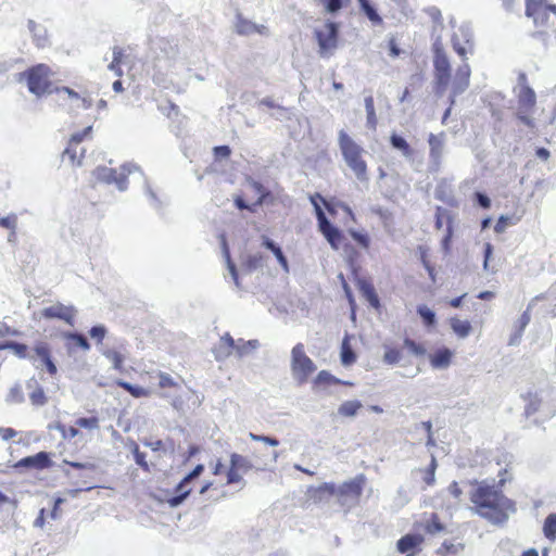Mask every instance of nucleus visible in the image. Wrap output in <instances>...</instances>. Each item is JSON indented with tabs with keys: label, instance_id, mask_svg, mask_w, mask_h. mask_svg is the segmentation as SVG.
Masks as SVG:
<instances>
[{
	"label": "nucleus",
	"instance_id": "2eb2a0df",
	"mask_svg": "<svg viewBox=\"0 0 556 556\" xmlns=\"http://www.w3.org/2000/svg\"><path fill=\"white\" fill-rule=\"evenodd\" d=\"M35 359H39L41 365H36L37 368L45 366L50 375H55L58 368L51 357V349L47 342L39 341L33 348Z\"/></svg>",
	"mask_w": 556,
	"mask_h": 556
},
{
	"label": "nucleus",
	"instance_id": "9d476101",
	"mask_svg": "<svg viewBox=\"0 0 556 556\" xmlns=\"http://www.w3.org/2000/svg\"><path fill=\"white\" fill-rule=\"evenodd\" d=\"M233 29L239 36H251L253 34H260L262 36L269 35L267 26L254 23L253 21L244 17L240 12L236 13Z\"/></svg>",
	"mask_w": 556,
	"mask_h": 556
},
{
	"label": "nucleus",
	"instance_id": "a878e982",
	"mask_svg": "<svg viewBox=\"0 0 556 556\" xmlns=\"http://www.w3.org/2000/svg\"><path fill=\"white\" fill-rule=\"evenodd\" d=\"M83 156H84V150L80 149V152L78 154V146L72 144L70 142H68L67 148L63 152V159H68L71 164L74 166L81 165Z\"/></svg>",
	"mask_w": 556,
	"mask_h": 556
},
{
	"label": "nucleus",
	"instance_id": "a19ab883",
	"mask_svg": "<svg viewBox=\"0 0 556 556\" xmlns=\"http://www.w3.org/2000/svg\"><path fill=\"white\" fill-rule=\"evenodd\" d=\"M123 51L122 49L114 47L113 48V60L109 64V70L113 71L117 76H122L123 72L119 67V63L122 61Z\"/></svg>",
	"mask_w": 556,
	"mask_h": 556
},
{
	"label": "nucleus",
	"instance_id": "6ab92c4d",
	"mask_svg": "<svg viewBox=\"0 0 556 556\" xmlns=\"http://www.w3.org/2000/svg\"><path fill=\"white\" fill-rule=\"evenodd\" d=\"M454 353L447 348H440L429 355V362L433 369L444 370L451 366Z\"/></svg>",
	"mask_w": 556,
	"mask_h": 556
},
{
	"label": "nucleus",
	"instance_id": "09e8293b",
	"mask_svg": "<svg viewBox=\"0 0 556 556\" xmlns=\"http://www.w3.org/2000/svg\"><path fill=\"white\" fill-rule=\"evenodd\" d=\"M75 424L78 427L89 429V430H94V429L99 428V419L97 417H90V418L81 417V418H78Z\"/></svg>",
	"mask_w": 556,
	"mask_h": 556
},
{
	"label": "nucleus",
	"instance_id": "de8ad7c7",
	"mask_svg": "<svg viewBox=\"0 0 556 556\" xmlns=\"http://www.w3.org/2000/svg\"><path fill=\"white\" fill-rule=\"evenodd\" d=\"M224 254H225V257H226V263H227L228 271H229L231 278L233 279L236 287L239 288L240 283H239V279H238L237 268H236V265L230 260V255H229V252H228V250L226 248V243L225 242H224Z\"/></svg>",
	"mask_w": 556,
	"mask_h": 556
},
{
	"label": "nucleus",
	"instance_id": "c9c22d12",
	"mask_svg": "<svg viewBox=\"0 0 556 556\" xmlns=\"http://www.w3.org/2000/svg\"><path fill=\"white\" fill-rule=\"evenodd\" d=\"M365 109L367 113V126L376 129L377 116L375 112L374 98L371 96L365 98Z\"/></svg>",
	"mask_w": 556,
	"mask_h": 556
},
{
	"label": "nucleus",
	"instance_id": "423d86ee",
	"mask_svg": "<svg viewBox=\"0 0 556 556\" xmlns=\"http://www.w3.org/2000/svg\"><path fill=\"white\" fill-rule=\"evenodd\" d=\"M290 367L292 378L299 384L305 383L308 377L316 370V365L307 356L304 344L298 343L291 350Z\"/></svg>",
	"mask_w": 556,
	"mask_h": 556
},
{
	"label": "nucleus",
	"instance_id": "f03ea898",
	"mask_svg": "<svg viewBox=\"0 0 556 556\" xmlns=\"http://www.w3.org/2000/svg\"><path fill=\"white\" fill-rule=\"evenodd\" d=\"M338 143L342 156L349 168L354 173L359 181H367V164L363 159L365 150L351 138L345 130L341 129L338 134Z\"/></svg>",
	"mask_w": 556,
	"mask_h": 556
},
{
	"label": "nucleus",
	"instance_id": "2f4dec72",
	"mask_svg": "<svg viewBox=\"0 0 556 556\" xmlns=\"http://www.w3.org/2000/svg\"><path fill=\"white\" fill-rule=\"evenodd\" d=\"M230 466L241 472H247L252 468L250 459L237 453L231 454Z\"/></svg>",
	"mask_w": 556,
	"mask_h": 556
},
{
	"label": "nucleus",
	"instance_id": "72a5a7b5",
	"mask_svg": "<svg viewBox=\"0 0 556 556\" xmlns=\"http://www.w3.org/2000/svg\"><path fill=\"white\" fill-rule=\"evenodd\" d=\"M361 407L359 401H346L340 405L338 413L345 417H354Z\"/></svg>",
	"mask_w": 556,
	"mask_h": 556
},
{
	"label": "nucleus",
	"instance_id": "052dcab7",
	"mask_svg": "<svg viewBox=\"0 0 556 556\" xmlns=\"http://www.w3.org/2000/svg\"><path fill=\"white\" fill-rule=\"evenodd\" d=\"M159 377H160L159 386L161 388L176 387V382L168 374L160 372Z\"/></svg>",
	"mask_w": 556,
	"mask_h": 556
},
{
	"label": "nucleus",
	"instance_id": "e2e57ef3",
	"mask_svg": "<svg viewBox=\"0 0 556 556\" xmlns=\"http://www.w3.org/2000/svg\"><path fill=\"white\" fill-rule=\"evenodd\" d=\"M510 218L507 216H501L497 220V223L494 226V230L497 233H502L506 230L507 226L509 225Z\"/></svg>",
	"mask_w": 556,
	"mask_h": 556
},
{
	"label": "nucleus",
	"instance_id": "864d4df0",
	"mask_svg": "<svg viewBox=\"0 0 556 556\" xmlns=\"http://www.w3.org/2000/svg\"><path fill=\"white\" fill-rule=\"evenodd\" d=\"M132 454H134L136 464L143 469H148V463L146 462V454L139 451V447L137 444H134Z\"/></svg>",
	"mask_w": 556,
	"mask_h": 556
},
{
	"label": "nucleus",
	"instance_id": "774afa93",
	"mask_svg": "<svg viewBox=\"0 0 556 556\" xmlns=\"http://www.w3.org/2000/svg\"><path fill=\"white\" fill-rule=\"evenodd\" d=\"M220 344L225 345V348H227L228 350H230L231 352L233 350H236V345L237 343L235 342V340L232 339V337L228 333H226L225 336H223L220 338Z\"/></svg>",
	"mask_w": 556,
	"mask_h": 556
},
{
	"label": "nucleus",
	"instance_id": "1a4fd4ad",
	"mask_svg": "<svg viewBox=\"0 0 556 556\" xmlns=\"http://www.w3.org/2000/svg\"><path fill=\"white\" fill-rule=\"evenodd\" d=\"M204 470L203 465H198L195 468L188 473L177 485L176 494L167 500L170 507H178L184 503L187 496L191 492L190 483L193 479L198 478Z\"/></svg>",
	"mask_w": 556,
	"mask_h": 556
},
{
	"label": "nucleus",
	"instance_id": "69168bd1",
	"mask_svg": "<svg viewBox=\"0 0 556 556\" xmlns=\"http://www.w3.org/2000/svg\"><path fill=\"white\" fill-rule=\"evenodd\" d=\"M241 480L240 471L230 466L227 472V483L232 484Z\"/></svg>",
	"mask_w": 556,
	"mask_h": 556
},
{
	"label": "nucleus",
	"instance_id": "5701e85b",
	"mask_svg": "<svg viewBox=\"0 0 556 556\" xmlns=\"http://www.w3.org/2000/svg\"><path fill=\"white\" fill-rule=\"evenodd\" d=\"M262 245L265 247L267 250L271 251L276 256L279 265L283 269V271L289 273V264L281 248L267 237H263Z\"/></svg>",
	"mask_w": 556,
	"mask_h": 556
},
{
	"label": "nucleus",
	"instance_id": "6e6552de",
	"mask_svg": "<svg viewBox=\"0 0 556 556\" xmlns=\"http://www.w3.org/2000/svg\"><path fill=\"white\" fill-rule=\"evenodd\" d=\"M315 37L320 56H330L338 43V25L333 22L324 23L321 27L315 28Z\"/></svg>",
	"mask_w": 556,
	"mask_h": 556
},
{
	"label": "nucleus",
	"instance_id": "f704fd0d",
	"mask_svg": "<svg viewBox=\"0 0 556 556\" xmlns=\"http://www.w3.org/2000/svg\"><path fill=\"white\" fill-rule=\"evenodd\" d=\"M526 401L527 404L525 410L527 416H531L540 410L542 399L536 393H529Z\"/></svg>",
	"mask_w": 556,
	"mask_h": 556
},
{
	"label": "nucleus",
	"instance_id": "0eeeda50",
	"mask_svg": "<svg viewBox=\"0 0 556 556\" xmlns=\"http://www.w3.org/2000/svg\"><path fill=\"white\" fill-rule=\"evenodd\" d=\"M132 172H140V168L134 163H127L122 166V173L116 175L115 169L105 166L97 167L92 175L97 181L112 184L114 182L119 191L127 189V175Z\"/></svg>",
	"mask_w": 556,
	"mask_h": 556
},
{
	"label": "nucleus",
	"instance_id": "ea45409f",
	"mask_svg": "<svg viewBox=\"0 0 556 556\" xmlns=\"http://www.w3.org/2000/svg\"><path fill=\"white\" fill-rule=\"evenodd\" d=\"M118 384L135 397L147 396L149 394L148 390H146L144 388L134 386L129 382L121 381L118 382Z\"/></svg>",
	"mask_w": 556,
	"mask_h": 556
},
{
	"label": "nucleus",
	"instance_id": "bf43d9fd",
	"mask_svg": "<svg viewBox=\"0 0 556 556\" xmlns=\"http://www.w3.org/2000/svg\"><path fill=\"white\" fill-rule=\"evenodd\" d=\"M89 334L91 338L97 339L99 342H101L106 334V329L104 326L101 325L94 326L90 329Z\"/></svg>",
	"mask_w": 556,
	"mask_h": 556
},
{
	"label": "nucleus",
	"instance_id": "412c9836",
	"mask_svg": "<svg viewBox=\"0 0 556 556\" xmlns=\"http://www.w3.org/2000/svg\"><path fill=\"white\" fill-rule=\"evenodd\" d=\"M390 143L393 149L400 151L403 157L409 162L414 163L416 151L408 144V142L400 135L392 134L390 137Z\"/></svg>",
	"mask_w": 556,
	"mask_h": 556
},
{
	"label": "nucleus",
	"instance_id": "c756f323",
	"mask_svg": "<svg viewBox=\"0 0 556 556\" xmlns=\"http://www.w3.org/2000/svg\"><path fill=\"white\" fill-rule=\"evenodd\" d=\"M355 359H356V355L353 352L350 341H349V337L346 336L343 339L342 344H341V363L344 366H350L351 364H353L355 362Z\"/></svg>",
	"mask_w": 556,
	"mask_h": 556
},
{
	"label": "nucleus",
	"instance_id": "8fccbe9b",
	"mask_svg": "<svg viewBox=\"0 0 556 556\" xmlns=\"http://www.w3.org/2000/svg\"><path fill=\"white\" fill-rule=\"evenodd\" d=\"M315 384H323V383H340V380L333 377L330 372L327 370H321L318 372L317 377L315 378Z\"/></svg>",
	"mask_w": 556,
	"mask_h": 556
},
{
	"label": "nucleus",
	"instance_id": "c03bdc74",
	"mask_svg": "<svg viewBox=\"0 0 556 556\" xmlns=\"http://www.w3.org/2000/svg\"><path fill=\"white\" fill-rule=\"evenodd\" d=\"M544 533L547 538H554L556 535V515H548L544 522Z\"/></svg>",
	"mask_w": 556,
	"mask_h": 556
},
{
	"label": "nucleus",
	"instance_id": "0e129e2a",
	"mask_svg": "<svg viewBox=\"0 0 556 556\" xmlns=\"http://www.w3.org/2000/svg\"><path fill=\"white\" fill-rule=\"evenodd\" d=\"M448 493L458 502L462 501L463 490L458 486L457 482H452L447 488Z\"/></svg>",
	"mask_w": 556,
	"mask_h": 556
},
{
	"label": "nucleus",
	"instance_id": "603ef678",
	"mask_svg": "<svg viewBox=\"0 0 556 556\" xmlns=\"http://www.w3.org/2000/svg\"><path fill=\"white\" fill-rule=\"evenodd\" d=\"M17 225V216L15 214H11L7 217H0V227L15 230Z\"/></svg>",
	"mask_w": 556,
	"mask_h": 556
},
{
	"label": "nucleus",
	"instance_id": "9b49d317",
	"mask_svg": "<svg viewBox=\"0 0 556 556\" xmlns=\"http://www.w3.org/2000/svg\"><path fill=\"white\" fill-rule=\"evenodd\" d=\"M428 143L430 148V169L432 172H439L445 148V135L443 132L439 135L430 134Z\"/></svg>",
	"mask_w": 556,
	"mask_h": 556
},
{
	"label": "nucleus",
	"instance_id": "49530a36",
	"mask_svg": "<svg viewBox=\"0 0 556 556\" xmlns=\"http://www.w3.org/2000/svg\"><path fill=\"white\" fill-rule=\"evenodd\" d=\"M64 337L68 340L75 341V343L84 351L90 350V344H89L88 340L83 334L70 332V333L64 334Z\"/></svg>",
	"mask_w": 556,
	"mask_h": 556
},
{
	"label": "nucleus",
	"instance_id": "4468645a",
	"mask_svg": "<svg viewBox=\"0 0 556 556\" xmlns=\"http://www.w3.org/2000/svg\"><path fill=\"white\" fill-rule=\"evenodd\" d=\"M52 465L50 454L47 452H39L36 455L27 456L20 459L14 464L15 469H35L42 470Z\"/></svg>",
	"mask_w": 556,
	"mask_h": 556
},
{
	"label": "nucleus",
	"instance_id": "f257e3e1",
	"mask_svg": "<svg viewBox=\"0 0 556 556\" xmlns=\"http://www.w3.org/2000/svg\"><path fill=\"white\" fill-rule=\"evenodd\" d=\"M502 478L498 484L494 480L472 481L469 492L472 510L492 525L505 523L509 516L516 511L515 502L508 498L501 490L505 483Z\"/></svg>",
	"mask_w": 556,
	"mask_h": 556
},
{
	"label": "nucleus",
	"instance_id": "4c0bfd02",
	"mask_svg": "<svg viewBox=\"0 0 556 556\" xmlns=\"http://www.w3.org/2000/svg\"><path fill=\"white\" fill-rule=\"evenodd\" d=\"M435 468H437V460L434 457L431 458V464L428 469L426 470H419L422 476V480L427 485L434 484L435 481Z\"/></svg>",
	"mask_w": 556,
	"mask_h": 556
},
{
	"label": "nucleus",
	"instance_id": "f8f14e48",
	"mask_svg": "<svg viewBox=\"0 0 556 556\" xmlns=\"http://www.w3.org/2000/svg\"><path fill=\"white\" fill-rule=\"evenodd\" d=\"M453 48L459 56L466 59L467 53L472 52V31L468 25H463L452 38Z\"/></svg>",
	"mask_w": 556,
	"mask_h": 556
},
{
	"label": "nucleus",
	"instance_id": "7c9ffc66",
	"mask_svg": "<svg viewBox=\"0 0 556 556\" xmlns=\"http://www.w3.org/2000/svg\"><path fill=\"white\" fill-rule=\"evenodd\" d=\"M100 351L102 355L112 363L114 369L122 368L124 356L122 355L121 352L109 348H102Z\"/></svg>",
	"mask_w": 556,
	"mask_h": 556
},
{
	"label": "nucleus",
	"instance_id": "37998d69",
	"mask_svg": "<svg viewBox=\"0 0 556 556\" xmlns=\"http://www.w3.org/2000/svg\"><path fill=\"white\" fill-rule=\"evenodd\" d=\"M530 307H531V304L529 305L528 309L526 312H523L521 314V316L519 317V319H518L519 331H518V334H517L516 339H511L510 340V344H515L516 343V340L521 337L522 331L525 330V328L530 323V319H531L530 313H529Z\"/></svg>",
	"mask_w": 556,
	"mask_h": 556
},
{
	"label": "nucleus",
	"instance_id": "680f3d73",
	"mask_svg": "<svg viewBox=\"0 0 556 556\" xmlns=\"http://www.w3.org/2000/svg\"><path fill=\"white\" fill-rule=\"evenodd\" d=\"M443 530L442 523L437 519L435 516H433L431 522L427 526V531L431 534L439 533Z\"/></svg>",
	"mask_w": 556,
	"mask_h": 556
},
{
	"label": "nucleus",
	"instance_id": "f3484780",
	"mask_svg": "<svg viewBox=\"0 0 556 556\" xmlns=\"http://www.w3.org/2000/svg\"><path fill=\"white\" fill-rule=\"evenodd\" d=\"M551 13L556 15V5L543 3L534 8L533 11L526 12V15L533 20V23L536 27H544L548 26L549 24Z\"/></svg>",
	"mask_w": 556,
	"mask_h": 556
},
{
	"label": "nucleus",
	"instance_id": "e433bc0d",
	"mask_svg": "<svg viewBox=\"0 0 556 556\" xmlns=\"http://www.w3.org/2000/svg\"><path fill=\"white\" fill-rule=\"evenodd\" d=\"M31 383L36 386V388L29 393V400L34 405H43L46 403V395L41 387L37 386V381L31 380L28 383V387H31Z\"/></svg>",
	"mask_w": 556,
	"mask_h": 556
},
{
	"label": "nucleus",
	"instance_id": "6e6d98bb",
	"mask_svg": "<svg viewBox=\"0 0 556 556\" xmlns=\"http://www.w3.org/2000/svg\"><path fill=\"white\" fill-rule=\"evenodd\" d=\"M321 2L329 13H336L342 8V0H321Z\"/></svg>",
	"mask_w": 556,
	"mask_h": 556
},
{
	"label": "nucleus",
	"instance_id": "bb28decb",
	"mask_svg": "<svg viewBox=\"0 0 556 556\" xmlns=\"http://www.w3.org/2000/svg\"><path fill=\"white\" fill-rule=\"evenodd\" d=\"M28 28L34 36L36 45L43 47L47 43V30L34 21H28Z\"/></svg>",
	"mask_w": 556,
	"mask_h": 556
},
{
	"label": "nucleus",
	"instance_id": "aec40b11",
	"mask_svg": "<svg viewBox=\"0 0 556 556\" xmlns=\"http://www.w3.org/2000/svg\"><path fill=\"white\" fill-rule=\"evenodd\" d=\"M470 67L467 63L460 65L455 74L453 80V94L457 96L463 93L469 86Z\"/></svg>",
	"mask_w": 556,
	"mask_h": 556
},
{
	"label": "nucleus",
	"instance_id": "b1692460",
	"mask_svg": "<svg viewBox=\"0 0 556 556\" xmlns=\"http://www.w3.org/2000/svg\"><path fill=\"white\" fill-rule=\"evenodd\" d=\"M1 350H11L18 358H28L29 361L36 362L35 356L27 352V345L24 343L8 341L5 343L0 344Z\"/></svg>",
	"mask_w": 556,
	"mask_h": 556
},
{
	"label": "nucleus",
	"instance_id": "473e14b6",
	"mask_svg": "<svg viewBox=\"0 0 556 556\" xmlns=\"http://www.w3.org/2000/svg\"><path fill=\"white\" fill-rule=\"evenodd\" d=\"M258 346H260V343L257 340H249V341L239 340L236 345V352L239 357H243V356L250 354L251 352H253L254 350L258 349Z\"/></svg>",
	"mask_w": 556,
	"mask_h": 556
},
{
	"label": "nucleus",
	"instance_id": "20e7f679",
	"mask_svg": "<svg viewBox=\"0 0 556 556\" xmlns=\"http://www.w3.org/2000/svg\"><path fill=\"white\" fill-rule=\"evenodd\" d=\"M364 483L365 477L359 475L353 480L344 482L340 486H336L333 483H324L317 489V492H325L337 496L342 505H352L356 503L361 496Z\"/></svg>",
	"mask_w": 556,
	"mask_h": 556
},
{
	"label": "nucleus",
	"instance_id": "393cba45",
	"mask_svg": "<svg viewBox=\"0 0 556 556\" xmlns=\"http://www.w3.org/2000/svg\"><path fill=\"white\" fill-rule=\"evenodd\" d=\"M452 330L457 334L458 338L465 339L471 332V325L468 320H462L453 317L450 320Z\"/></svg>",
	"mask_w": 556,
	"mask_h": 556
},
{
	"label": "nucleus",
	"instance_id": "c85d7f7f",
	"mask_svg": "<svg viewBox=\"0 0 556 556\" xmlns=\"http://www.w3.org/2000/svg\"><path fill=\"white\" fill-rule=\"evenodd\" d=\"M358 286L363 296L370 303V305L374 307H378L379 299L376 294L374 287L366 281H359Z\"/></svg>",
	"mask_w": 556,
	"mask_h": 556
},
{
	"label": "nucleus",
	"instance_id": "13d9d810",
	"mask_svg": "<svg viewBox=\"0 0 556 556\" xmlns=\"http://www.w3.org/2000/svg\"><path fill=\"white\" fill-rule=\"evenodd\" d=\"M213 352L217 361H224L227 357H229L230 354L232 353L230 350H228L227 348H225V345L220 343L214 349Z\"/></svg>",
	"mask_w": 556,
	"mask_h": 556
},
{
	"label": "nucleus",
	"instance_id": "39448f33",
	"mask_svg": "<svg viewBox=\"0 0 556 556\" xmlns=\"http://www.w3.org/2000/svg\"><path fill=\"white\" fill-rule=\"evenodd\" d=\"M517 98H518V118L527 126H533V118L530 116L535 104L536 94L534 90L528 86L526 74L518 77Z\"/></svg>",
	"mask_w": 556,
	"mask_h": 556
},
{
	"label": "nucleus",
	"instance_id": "7ed1b4c3",
	"mask_svg": "<svg viewBox=\"0 0 556 556\" xmlns=\"http://www.w3.org/2000/svg\"><path fill=\"white\" fill-rule=\"evenodd\" d=\"M50 77V68L45 64H38L18 74V81L25 83L30 93L41 97L52 92Z\"/></svg>",
	"mask_w": 556,
	"mask_h": 556
},
{
	"label": "nucleus",
	"instance_id": "a211bd4d",
	"mask_svg": "<svg viewBox=\"0 0 556 556\" xmlns=\"http://www.w3.org/2000/svg\"><path fill=\"white\" fill-rule=\"evenodd\" d=\"M318 227L324 237L330 243L331 248L334 250L339 249L341 233L337 227H334L326 216H321L318 222Z\"/></svg>",
	"mask_w": 556,
	"mask_h": 556
},
{
	"label": "nucleus",
	"instance_id": "58836bf2",
	"mask_svg": "<svg viewBox=\"0 0 556 556\" xmlns=\"http://www.w3.org/2000/svg\"><path fill=\"white\" fill-rule=\"evenodd\" d=\"M264 264L265 260L261 253L250 254L247 256L245 265L250 270L262 268Z\"/></svg>",
	"mask_w": 556,
	"mask_h": 556
},
{
	"label": "nucleus",
	"instance_id": "4d7b16f0",
	"mask_svg": "<svg viewBox=\"0 0 556 556\" xmlns=\"http://www.w3.org/2000/svg\"><path fill=\"white\" fill-rule=\"evenodd\" d=\"M91 130L92 127L88 126L83 131L73 134L70 139V143L78 146L83 141V139L91 132Z\"/></svg>",
	"mask_w": 556,
	"mask_h": 556
},
{
	"label": "nucleus",
	"instance_id": "ddd939ff",
	"mask_svg": "<svg viewBox=\"0 0 556 556\" xmlns=\"http://www.w3.org/2000/svg\"><path fill=\"white\" fill-rule=\"evenodd\" d=\"M434 70L438 87L440 91H444L450 81L451 65L446 54L440 50L435 52Z\"/></svg>",
	"mask_w": 556,
	"mask_h": 556
},
{
	"label": "nucleus",
	"instance_id": "3c124183",
	"mask_svg": "<svg viewBox=\"0 0 556 556\" xmlns=\"http://www.w3.org/2000/svg\"><path fill=\"white\" fill-rule=\"evenodd\" d=\"M362 10L366 14V16L374 23H380L381 17L378 15L376 10L370 5L368 1L361 4Z\"/></svg>",
	"mask_w": 556,
	"mask_h": 556
},
{
	"label": "nucleus",
	"instance_id": "5fc2aeb1",
	"mask_svg": "<svg viewBox=\"0 0 556 556\" xmlns=\"http://www.w3.org/2000/svg\"><path fill=\"white\" fill-rule=\"evenodd\" d=\"M404 345L415 355L419 356V355H424L426 353V349L420 345V344H417L415 343L413 340L410 339H405L404 341Z\"/></svg>",
	"mask_w": 556,
	"mask_h": 556
},
{
	"label": "nucleus",
	"instance_id": "338daca9",
	"mask_svg": "<svg viewBox=\"0 0 556 556\" xmlns=\"http://www.w3.org/2000/svg\"><path fill=\"white\" fill-rule=\"evenodd\" d=\"M352 238L359 243L362 247L367 248L369 244V239L366 235L357 232V231H351Z\"/></svg>",
	"mask_w": 556,
	"mask_h": 556
},
{
	"label": "nucleus",
	"instance_id": "79ce46f5",
	"mask_svg": "<svg viewBox=\"0 0 556 556\" xmlns=\"http://www.w3.org/2000/svg\"><path fill=\"white\" fill-rule=\"evenodd\" d=\"M417 313L422 318L424 323L427 326H432L435 323V313L427 307L426 305H420L417 308Z\"/></svg>",
	"mask_w": 556,
	"mask_h": 556
},
{
	"label": "nucleus",
	"instance_id": "4be33fe9",
	"mask_svg": "<svg viewBox=\"0 0 556 556\" xmlns=\"http://www.w3.org/2000/svg\"><path fill=\"white\" fill-rule=\"evenodd\" d=\"M56 91L60 93H65L72 101V105L76 109L87 110L92 105V100L89 97L80 96L68 87L56 88Z\"/></svg>",
	"mask_w": 556,
	"mask_h": 556
},
{
	"label": "nucleus",
	"instance_id": "a18cd8bd",
	"mask_svg": "<svg viewBox=\"0 0 556 556\" xmlns=\"http://www.w3.org/2000/svg\"><path fill=\"white\" fill-rule=\"evenodd\" d=\"M401 361V353L396 349L386 348L383 362L389 365L397 364Z\"/></svg>",
	"mask_w": 556,
	"mask_h": 556
},
{
	"label": "nucleus",
	"instance_id": "cd10ccee",
	"mask_svg": "<svg viewBox=\"0 0 556 556\" xmlns=\"http://www.w3.org/2000/svg\"><path fill=\"white\" fill-rule=\"evenodd\" d=\"M421 542L418 535L407 534L399 540L397 549L401 553H406L416 547Z\"/></svg>",
	"mask_w": 556,
	"mask_h": 556
},
{
	"label": "nucleus",
	"instance_id": "dca6fc26",
	"mask_svg": "<svg viewBox=\"0 0 556 556\" xmlns=\"http://www.w3.org/2000/svg\"><path fill=\"white\" fill-rule=\"evenodd\" d=\"M40 315L47 319L56 318L66 321L68 325H73L75 309L72 306H65L61 303H56L49 307H45L40 312Z\"/></svg>",
	"mask_w": 556,
	"mask_h": 556
}]
</instances>
